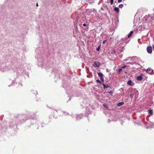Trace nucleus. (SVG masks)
Returning <instances> with one entry per match:
<instances>
[{"label":"nucleus","mask_w":154,"mask_h":154,"mask_svg":"<svg viewBox=\"0 0 154 154\" xmlns=\"http://www.w3.org/2000/svg\"><path fill=\"white\" fill-rule=\"evenodd\" d=\"M149 114L152 115H153V111L152 110H149Z\"/></svg>","instance_id":"nucleus-11"},{"label":"nucleus","mask_w":154,"mask_h":154,"mask_svg":"<svg viewBox=\"0 0 154 154\" xmlns=\"http://www.w3.org/2000/svg\"><path fill=\"white\" fill-rule=\"evenodd\" d=\"M133 96H134V94H131L130 95V97H131V98L132 99L133 97Z\"/></svg>","instance_id":"nucleus-16"},{"label":"nucleus","mask_w":154,"mask_h":154,"mask_svg":"<svg viewBox=\"0 0 154 154\" xmlns=\"http://www.w3.org/2000/svg\"><path fill=\"white\" fill-rule=\"evenodd\" d=\"M103 86L104 89H105L106 88H109V86L108 84L105 85L104 83H103Z\"/></svg>","instance_id":"nucleus-8"},{"label":"nucleus","mask_w":154,"mask_h":154,"mask_svg":"<svg viewBox=\"0 0 154 154\" xmlns=\"http://www.w3.org/2000/svg\"><path fill=\"white\" fill-rule=\"evenodd\" d=\"M114 2V0H110V2L111 5H112Z\"/></svg>","instance_id":"nucleus-13"},{"label":"nucleus","mask_w":154,"mask_h":154,"mask_svg":"<svg viewBox=\"0 0 154 154\" xmlns=\"http://www.w3.org/2000/svg\"><path fill=\"white\" fill-rule=\"evenodd\" d=\"M36 5H37V6H38V3H37Z\"/></svg>","instance_id":"nucleus-24"},{"label":"nucleus","mask_w":154,"mask_h":154,"mask_svg":"<svg viewBox=\"0 0 154 154\" xmlns=\"http://www.w3.org/2000/svg\"><path fill=\"white\" fill-rule=\"evenodd\" d=\"M100 45L98 46V48H97L96 50H97V51H99V50H100Z\"/></svg>","instance_id":"nucleus-14"},{"label":"nucleus","mask_w":154,"mask_h":154,"mask_svg":"<svg viewBox=\"0 0 154 154\" xmlns=\"http://www.w3.org/2000/svg\"><path fill=\"white\" fill-rule=\"evenodd\" d=\"M114 10L117 13H118L119 12V9L118 8H115L114 9Z\"/></svg>","instance_id":"nucleus-9"},{"label":"nucleus","mask_w":154,"mask_h":154,"mask_svg":"<svg viewBox=\"0 0 154 154\" xmlns=\"http://www.w3.org/2000/svg\"><path fill=\"white\" fill-rule=\"evenodd\" d=\"M147 52L149 53H151L152 51V48L151 46H148L147 48Z\"/></svg>","instance_id":"nucleus-3"},{"label":"nucleus","mask_w":154,"mask_h":154,"mask_svg":"<svg viewBox=\"0 0 154 154\" xmlns=\"http://www.w3.org/2000/svg\"><path fill=\"white\" fill-rule=\"evenodd\" d=\"M124 104V102H122L119 103L117 104V106H120Z\"/></svg>","instance_id":"nucleus-7"},{"label":"nucleus","mask_w":154,"mask_h":154,"mask_svg":"<svg viewBox=\"0 0 154 154\" xmlns=\"http://www.w3.org/2000/svg\"><path fill=\"white\" fill-rule=\"evenodd\" d=\"M153 10H154V9H153Z\"/></svg>","instance_id":"nucleus-26"},{"label":"nucleus","mask_w":154,"mask_h":154,"mask_svg":"<svg viewBox=\"0 0 154 154\" xmlns=\"http://www.w3.org/2000/svg\"><path fill=\"white\" fill-rule=\"evenodd\" d=\"M122 69L121 68L119 69L118 70V73H120L122 71Z\"/></svg>","instance_id":"nucleus-15"},{"label":"nucleus","mask_w":154,"mask_h":154,"mask_svg":"<svg viewBox=\"0 0 154 154\" xmlns=\"http://www.w3.org/2000/svg\"><path fill=\"white\" fill-rule=\"evenodd\" d=\"M127 84L128 85H131V86H132L133 85V83L132 82V81L131 80H129L128 82L127 83Z\"/></svg>","instance_id":"nucleus-6"},{"label":"nucleus","mask_w":154,"mask_h":154,"mask_svg":"<svg viewBox=\"0 0 154 154\" xmlns=\"http://www.w3.org/2000/svg\"><path fill=\"white\" fill-rule=\"evenodd\" d=\"M98 75L100 77V79L101 81L103 82V74L101 72L98 73Z\"/></svg>","instance_id":"nucleus-4"},{"label":"nucleus","mask_w":154,"mask_h":154,"mask_svg":"<svg viewBox=\"0 0 154 154\" xmlns=\"http://www.w3.org/2000/svg\"><path fill=\"white\" fill-rule=\"evenodd\" d=\"M103 106L104 107H106V108H107V106L106 105V104H103Z\"/></svg>","instance_id":"nucleus-20"},{"label":"nucleus","mask_w":154,"mask_h":154,"mask_svg":"<svg viewBox=\"0 0 154 154\" xmlns=\"http://www.w3.org/2000/svg\"><path fill=\"white\" fill-rule=\"evenodd\" d=\"M127 66H122V67H121V68L122 69H124L125 68H126V67Z\"/></svg>","instance_id":"nucleus-17"},{"label":"nucleus","mask_w":154,"mask_h":154,"mask_svg":"<svg viewBox=\"0 0 154 154\" xmlns=\"http://www.w3.org/2000/svg\"><path fill=\"white\" fill-rule=\"evenodd\" d=\"M122 0H118V2L119 3H120V2H122Z\"/></svg>","instance_id":"nucleus-21"},{"label":"nucleus","mask_w":154,"mask_h":154,"mask_svg":"<svg viewBox=\"0 0 154 154\" xmlns=\"http://www.w3.org/2000/svg\"><path fill=\"white\" fill-rule=\"evenodd\" d=\"M125 73H127V72H125Z\"/></svg>","instance_id":"nucleus-25"},{"label":"nucleus","mask_w":154,"mask_h":154,"mask_svg":"<svg viewBox=\"0 0 154 154\" xmlns=\"http://www.w3.org/2000/svg\"><path fill=\"white\" fill-rule=\"evenodd\" d=\"M133 33V31H131L130 33L128 35V38H130Z\"/></svg>","instance_id":"nucleus-10"},{"label":"nucleus","mask_w":154,"mask_h":154,"mask_svg":"<svg viewBox=\"0 0 154 154\" xmlns=\"http://www.w3.org/2000/svg\"><path fill=\"white\" fill-rule=\"evenodd\" d=\"M123 4H120V5H119V8H122L123 7Z\"/></svg>","instance_id":"nucleus-12"},{"label":"nucleus","mask_w":154,"mask_h":154,"mask_svg":"<svg viewBox=\"0 0 154 154\" xmlns=\"http://www.w3.org/2000/svg\"><path fill=\"white\" fill-rule=\"evenodd\" d=\"M109 93H112V92L111 91H110L109 92Z\"/></svg>","instance_id":"nucleus-23"},{"label":"nucleus","mask_w":154,"mask_h":154,"mask_svg":"<svg viewBox=\"0 0 154 154\" xmlns=\"http://www.w3.org/2000/svg\"><path fill=\"white\" fill-rule=\"evenodd\" d=\"M153 70L150 68H148L146 70V72L147 73L152 74L153 72Z\"/></svg>","instance_id":"nucleus-5"},{"label":"nucleus","mask_w":154,"mask_h":154,"mask_svg":"<svg viewBox=\"0 0 154 154\" xmlns=\"http://www.w3.org/2000/svg\"><path fill=\"white\" fill-rule=\"evenodd\" d=\"M107 41V40H104L103 41V44H105Z\"/></svg>","instance_id":"nucleus-19"},{"label":"nucleus","mask_w":154,"mask_h":154,"mask_svg":"<svg viewBox=\"0 0 154 154\" xmlns=\"http://www.w3.org/2000/svg\"><path fill=\"white\" fill-rule=\"evenodd\" d=\"M143 75L142 74H141L139 76H138L136 78V79L138 81H141L143 79Z\"/></svg>","instance_id":"nucleus-1"},{"label":"nucleus","mask_w":154,"mask_h":154,"mask_svg":"<svg viewBox=\"0 0 154 154\" xmlns=\"http://www.w3.org/2000/svg\"><path fill=\"white\" fill-rule=\"evenodd\" d=\"M96 82H98V83H101V82H100V81L99 79H97V80H96Z\"/></svg>","instance_id":"nucleus-18"},{"label":"nucleus","mask_w":154,"mask_h":154,"mask_svg":"<svg viewBox=\"0 0 154 154\" xmlns=\"http://www.w3.org/2000/svg\"><path fill=\"white\" fill-rule=\"evenodd\" d=\"M100 63L99 62L95 61L94 63L93 66L95 67H98L100 66Z\"/></svg>","instance_id":"nucleus-2"},{"label":"nucleus","mask_w":154,"mask_h":154,"mask_svg":"<svg viewBox=\"0 0 154 154\" xmlns=\"http://www.w3.org/2000/svg\"><path fill=\"white\" fill-rule=\"evenodd\" d=\"M86 25L84 23V24H83V26H86Z\"/></svg>","instance_id":"nucleus-22"}]
</instances>
